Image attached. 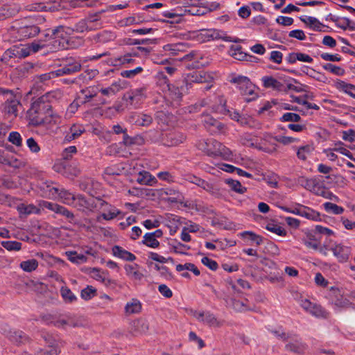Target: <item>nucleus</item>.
<instances>
[{"label": "nucleus", "instance_id": "nucleus-61", "mask_svg": "<svg viewBox=\"0 0 355 355\" xmlns=\"http://www.w3.org/2000/svg\"><path fill=\"white\" fill-rule=\"evenodd\" d=\"M274 139L276 141L283 145H289L299 141V139L297 138L284 135L276 136Z\"/></svg>", "mask_w": 355, "mask_h": 355}, {"label": "nucleus", "instance_id": "nucleus-47", "mask_svg": "<svg viewBox=\"0 0 355 355\" xmlns=\"http://www.w3.org/2000/svg\"><path fill=\"white\" fill-rule=\"evenodd\" d=\"M305 69H306V71L303 70V72L306 73V74H307L309 76H310L320 82H322V83L327 82V78L324 76V74H323L319 71H317L314 70L313 69L308 67H306Z\"/></svg>", "mask_w": 355, "mask_h": 355}, {"label": "nucleus", "instance_id": "nucleus-50", "mask_svg": "<svg viewBox=\"0 0 355 355\" xmlns=\"http://www.w3.org/2000/svg\"><path fill=\"white\" fill-rule=\"evenodd\" d=\"M225 182L229 185L230 188L239 193H244L246 191V188L243 187L241 184L237 181L232 179H226L225 180Z\"/></svg>", "mask_w": 355, "mask_h": 355}, {"label": "nucleus", "instance_id": "nucleus-56", "mask_svg": "<svg viewBox=\"0 0 355 355\" xmlns=\"http://www.w3.org/2000/svg\"><path fill=\"white\" fill-rule=\"evenodd\" d=\"M98 91L99 89L97 87H89L85 89H83L81 91L82 94L84 95V101L83 102L86 103L89 101L91 98L96 96Z\"/></svg>", "mask_w": 355, "mask_h": 355}, {"label": "nucleus", "instance_id": "nucleus-53", "mask_svg": "<svg viewBox=\"0 0 355 355\" xmlns=\"http://www.w3.org/2000/svg\"><path fill=\"white\" fill-rule=\"evenodd\" d=\"M322 67L326 71L338 76H343L345 74V70L343 68L331 63H326Z\"/></svg>", "mask_w": 355, "mask_h": 355}, {"label": "nucleus", "instance_id": "nucleus-48", "mask_svg": "<svg viewBox=\"0 0 355 355\" xmlns=\"http://www.w3.org/2000/svg\"><path fill=\"white\" fill-rule=\"evenodd\" d=\"M202 58V55L198 51H191V53L186 54L182 58V60H189L193 61L195 64L193 67H199L202 64L199 62V60Z\"/></svg>", "mask_w": 355, "mask_h": 355}, {"label": "nucleus", "instance_id": "nucleus-16", "mask_svg": "<svg viewBox=\"0 0 355 355\" xmlns=\"http://www.w3.org/2000/svg\"><path fill=\"white\" fill-rule=\"evenodd\" d=\"M97 198H90L86 199L82 195L74 196V202L71 206H73L83 211H92L96 207V200Z\"/></svg>", "mask_w": 355, "mask_h": 355}, {"label": "nucleus", "instance_id": "nucleus-29", "mask_svg": "<svg viewBox=\"0 0 355 355\" xmlns=\"http://www.w3.org/2000/svg\"><path fill=\"white\" fill-rule=\"evenodd\" d=\"M300 20L309 27L315 31H324L325 26L322 24L317 18L310 16L300 17Z\"/></svg>", "mask_w": 355, "mask_h": 355}, {"label": "nucleus", "instance_id": "nucleus-20", "mask_svg": "<svg viewBox=\"0 0 355 355\" xmlns=\"http://www.w3.org/2000/svg\"><path fill=\"white\" fill-rule=\"evenodd\" d=\"M241 142L243 145L250 147H255L259 148V149L262 150L264 152L272 153L274 151H275V148H263L262 146H257V138L256 136L249 134V133H244L243 135L241 136Z\"/></svg>", "mask_w": 355, "mask_h": 355}, {"label": "nucleus", "instance_id": "nucleus-41", "mask_svg": "<svg viewBox=\"0 0 355 355\" xmlns=\"http://www.w3.org/2000/svg\"><path fill=\"white\" fill-rule=\"evenodd\" d=\"M334 309L336 311H340L342 309H347L350 306L351 302L345 297L340 296L331 302Z\"/></svg>", "mask_w": 355, "mask_h": 355}, {"label": "nucleus", "instance_id": "nucleus-19", "mask_svg": "<svg viewBox=\"0 0 355 355\" xmlns=\"http://www.w3.org/2000/svg\"><path fill=\"white\" fill-rule=\"evenodd\" d=\"M223 31L218 29H202L197 35L198 40L202 42L221 39Z\"/></svg>", "mask_w": 355, "mask_h": 355}, {"label": "nucleus", "instance_id": "nucleus-21", "mask_svg": "<svg viewBox=\"0 0 355 355\" xmlns=\"http://www.w3.org/2000/svg\"><path fill=\"white\" fill-rule=\"evenodd\" d=\"M149 329V323L145 318L135 320L131 324V332L135 336L145 334Z\"/></svg>", "mask_w": 355, "mask_h": 355}, {"label": "nucleus", "instance_id": "nucleus-12", "mask_svg": "<svg viewBox=\"0 0 355 355\" xmlns=\"http://www.w3.org/2000/svg\"><path fill=\"white\" fill-rule=\"evenodd\" d=\"M216 102L218 103V105H209L208 101L204 100L202 101V106H208L211 112L216 113H220L223 114H228L230 117L239 123V119L241 117V115L237 111H231L226 108L225 107V101L223 98H218Z\"/></svg>", "mask_w": 355, "mask_h": 355}, {"label": "nucleus", "instance_id": "nucleus-54", "mask_svg": "<svg viewBox=\"0 0 355 355\" xmlns=\"http://www.w3.org/2000/svg\"><path fill=\"white\" fill-rule=\"evenodd\" d=\"M266 229L270 232L276 234L279 236H286V231L284 227L277 223H269L266 225Z\"/></svg>", "mask_w": 355, "mask_h": 355}, {"label": "nucleus", "instance_id": "nucleus-17", "mask_svg": "<svg viewBox=\"0 0 355 355\" xmlns=\"http://www.w3.org/2000/svg\"><path fill=\"white\" fill-rule=\"evenodd\" d=\"M30 54V48L28 44L13 46L4 53L3 58H1V61L6 60L8 58H26Z\"/></svg>", "mask_w": 355, "mask_h": 355}, {"label": "nucleus", "instance_id": "nucleus-64", "mask_svg": "<svg viewBox=\"0 0 355 355\" xmlns=\"http://www.w3.org/2000/svg\"><path fill=\"white\" fill-rule=\"evenodd\" d=\"M143 194L150 200H155L159 199L160 198V194L159 192V189H145L143 191Z\"/></svg>", "mask_w": 355, "mask_h": 355}, {"label": "nucleus", "instance_id": "nucleus-37", "mask_svg": "<svg viewBox=\"0 0 355 355\" xmlns=\"http://www.w3.org/2000/svg\"><path fill=\"white\" fill-rule=\"evenodd\" d=\"M203 123L205 127L211 131H214L215 129L222 130L224 128V125L222 123L217 121L215 119L208 115L205 116Z\"/></svg>", "mask_w": 355, "mask_h": 355}, {"label": "nucleus", "instance_id": "nucleus-59", "mask_svg": "<svg viewBox=\"0 0 355 355\" xmlns=\"http://www.w3.org/2000/svg\"><path fill=\"white\" fill-rule=\"evenodd\" d=\"M46 112L45 113V119H46V123H60V116L57 114L53 112L49 107H46Z\"/></svg>", "mask_w": 355, "mask_h": 355}, {"label": "nucleus", "instance_id": "nucleus-31", "mask_svg": "<svg viewBox=\"0 0 355 355\" xmlns=\"http://www.w3.org/2000/svg\"><path fill=\"white\" fill-rule=\"evenodd\" d=\"M85 132V128L82 125L73 124L67 132L64 141L70 142L78 138Z\"/></svg>", "mask_w": 355, "mask_h": 355}, {"label": "nucleus", "instance_id": "nucleus-33", "mask_svg": "<svg viewBox=\"0 0 355 355\" xmlns=\"http://www.w3.org/2000/svg\"><path fill=\"white\" fill-rule=\"evenodd\" d=\"M105 12V10H101L99 12L89 14L87 17V20L89 26L95 27V30L100 28L103 25L101 15Z\"/></svg>", "mask_w": 355, "mask_h": 355}, {"label": "nucleus", "instance_id": "nucleus-6", "mask_svg": "<svg viewBox=\"0 0 355 355\" xmlns=\"http://www.w3.org/2000/svg\"><path fill=\"white\" fill-rule=\"evenodd\" d=\"M295 300L300 306L307 313L316 318H327L328 312L320 305L311 302L309 300L304 298L302 294L297 293L294 296Z\"/></svg>", "mask_w": 355, "mask_h": 355}, {"label": "nucleus", "instance_id": "nucleus-2", "mask_svg": "<svg viewBox=\"0 0 355 355\" xmlns=\"http://www.w3.org/2000/svg\"><path fill=\"white\" fill-rule=\"evenodd\" d=\"M198 148L208 155L220 156L226 160H229L232 156V153L228 148L214 139L200 141Z\"/></svg>", "mask_w": 355, "mask_h": 355}, {"label": "nucleus", "instance_id": "nucleus-38", "mask_svg": "<svg viewBox=\"0 0 355 355\" xmlns=\"http://www.w3.org/2000/svg\"><path fill=\"white\" fill-rule=\"evenodd\" d=\"M302 209V217L313 221H319L321 220L320 214L318 211L304 205H303V208Z\"/></svg>", "mask_w": 355, "mask_h": 355}, {"label": "nucleus", "instance_id": "nucleus-42", "mask_svg": "<svg viewBox=\"0 0 355 355\" xmlns=\"http://www.w3.org/2000/svg\"><path fill=\"white\" fill-rule=\"evenodd\" d=\"M17 209L20 214L24 215L37 214L39 213L40 211L38 208H37L35 205L32 204L26 205L24 203H21L17 205Z\"/></svg>", "mask_w": 355, "mask_h": 355}, {"label": "nucleus", "instance_id": "nucleus-27", "mask_svg": "<svg viewBox=\"0 0 355 355\" xmlns=\"http://www.w3.org/2000/svg\"><path fill=\"white\" fill-rule=\"evenodd\" d=\"M142 304L141 302L136 299L132 298L125 305L124 311L127 315L138 314L141 311Z\"/></svg>", "mask_w": 355, "mask_h": 355}, {"label": "nucleus", "instance_id": "nucleus-62", "mask_svg": "<svg viewBox=\"0 0 355 355\" xmlns=\"http://www.w3.org/2000/svg\"><path fill=\"white\" fill-rule=\"evenodd\" d=\"M141 67H137L134 69L125 70L121 72V76L123 78H132L143 71Z\"/></svg>", "mask_w": 355, "mask_h": 355}, {"label": "nucleus", "instance_id": "nucleus-28", "mask_svg": "<svg viewBox=\"0 0 355 355\" xmlns=\"http://www.w3.org/2000/svg\"><path fill=\"white\" fill-rule=\"evenodd\" d=\"M185 140V136L178 132H172L166 135L164 143L168 146H177Z\"/></svg>", "mask_w": 355, "mask_h": 355}, {"label": "nucleus", "instance_id": "nucleus-63", "mask_svg": "<svg viewBox=\"0 0 355 355\" xmlns=\"http://www.w3.org/2000/svg\"><path fill=\"white\" fill-rule=\"evenodd\" d=\"M301 119L299 114L293 112H286L282 115L280 120L283 122H298Z\"/></svg>", "mask_w": 355, "mask_h": 355}, {"label": "nucleus", "instance_id": "nucleus-49", "mask_svg": "<svg viewBox=\"0 0 355 355\" xmlns=\"http://www.w3.org/2000/svg\"><path fill=\"white\" fill-rule=\"evenodd\" d=\"M89 275L94 279L103 283H105L107 279V272L96 268H92Z\"/></svg>", "mask_w": 355, "mask_h": 355}, {"label": "nucleus", "instance_id": "nucleus-55", "mask_svg": "<svg viewBox=\"0 0 355 355\" xmlns=\"http://www.w3.org/2000/svg\"><path fill=\"white\" fill-rule=\"evenodd\" d=\"M1 245L8 251H19L22 246L21 243L15 241H3Z\"/></svg>", "mask_w": 355, "mask_h": 355}, {"label": "nucleus", "instance_id": "nucleus-44", "mask_svg": "<svg viewBox=\"0 0 355 355\" xmlns=\"http://www.w3.org/2000/svg\"><path fill=\"white\" fill-rule=\"evenodd\" d=\"M239 123L243 126H248L252 128H259L260 127V124L257 121L246 114L241 115Z\"/></svg>", "mask_w": 355, "mask_h": 355}, {"label": "nucleus", "instance_id": "nucleus-4", "mask_svg": "<svg viewBox=\"0 0 355 355\" xmlns=\"http://www.w3.org/2000/svg\"><path fill=\"white\" fill-rule=\"evenodd\" d=\"M40 32V28L33 24H28L26 21H17L8 30L9 35L15 40H22L36 36Z\"/></svg>", "mask_w": 355, "mask_h": 355}, {"label": "nucleus", "instance_id": "nucleus-51", "mask_svg": "<svg viewBox=\"0 0 355 355\" xmlns=\"http://www.w3.org/2000/svg\"><path fill=\"white\" fill-rule=\"evenodd\" d=\"M95 30V27L89 25L87 19H81L79 21L72 29V31H75L78 33H83L84 31H90Z\"/></svg>", "mask_w": 355, "mask_h": 355}, {"label": "nucleus", "instance_id": "nucleus-40", "mask_svg": "<svg viewBox=\"0 0 355 355\" xmlns=\"http://www.w3.org/2000/svg\"><path fill=\"white\" fill-rule=\"evenodd\" d=\"M186 44L180 42L175 44H168L163 46L164 51H168L173 55H177L179 52L184 51Z\"/></svg>", "mask_w": 355, "mask_h": 355}, {"label": "nucleus", "instance_id": "nucleus-23", "mask_svg": "<svg viewBox=\"0 0 355 355\" xmlns=\"http://www.w3.org/2000/svg\"><path fill=\"white\" fill-rule=\"evenodd\" d=\"M334 87L340 92H343L355 98V85L344 80L336 79L334 81Z\"/></svg>", "mask_w": 355, "mask_h": 355}, {"label": "nucleus", "instance_id": "nucleus-1", "mask_svg": "<svg viewBox=\"0 0 355 355\" xmlns=\"http://www.w3.org/2000/svg\"><path fill=\"white\" fill-rule=\"evenodd\" d=\"M330 252H332L338 262L345 263L349 260L352 250L349 246L343 243L329 239L323 243V249L321 250V254L327 257Z\"/></svg>", "mask_w": 355, "mask_h": 355}, {"label": "nucleus", "instance_id": "nucleus-25", "mask_svg": "<svg viewBox=\"0 0 355 355\" xmlns=\"http://www.w3.org/2000/svg\"><path fill=\"white\" fill-rule=\"evenodd\" d=\"M49 323H51L58 328H65L66 327L75 326V322L73 318L68 315H62L58 317H55Z\"/></svg>", "mask_w": 355, "mask_h": 355}, {"label": "nucleus", "instance_id": "nucleus-10", "mask_svg": "<svg viewBox=\"0 0 355 355\" xmlns=\"http://www.w3.org/2000/svg\"><path fill=\"white\" fill-rule=\"evenodd\" d=\"M46 195L55 200H59L62 202L71 205L74 202V195L65 189H59L53 185H47Z\"/></svg>", "mask_w": 355, "mask_h": 355}, {"label": "nucleus", "instance_id": "nucleus-13", "mask_svg": "<svg viewBox=\"0 0 355 355\" xmlns=\"http://www.w3.org/2000/svg\"><path fill=\"white\" fill-rule=\"evenodd\" d=\"M46 107L49 106L41 103L33 104L28 112L31 123L33 125H40L46 123L47 120L45 119V113L44 112Z\"/></svg>", "mask_w": 355, "mask_h": 355}, {"label": "nucleus", "instance_id": "nucleus-3", "mask_svg": "<svg viewBox=\"0 0 355 355\" xmlns=\"http://www.w3.org/2000/svg\"><path fill=\"white\" fill-rule=\"evenodd\" d=\"M0 97L4 101L2 105V111L4 114L12 119L17 117L19 109L21 108L19 95L14 94L11 90L0 88Z\"/></svg>", "mask_w": 355, "mask_h": 355}, {"label": "nucleus", "instance_id": "nucleus-60", "mask_svg": "<svg viewBox=\"0 0 355 355\" xmlns=\"http://www.w3.org/2000/svg\"><path fill=\"white\" fill-rule=\"evenodd\" d=\"M60 294L64 301L67 302H72L76 300L75 295L67 287L62 286L60 289Z\"/></svg>", "mask_w": 355, "mask_h": 355}, {"label": "nucleus", "instance_id": "nucleus-58", "mask_svg": "<svg viewBox=\"0 0 355 355\" xmlns=\"http://www.w3.org/2000/svg\"><path fill=\"white\" fill-rule=\"evenodd\" d=\"M241 236L243 239L250 240L252 241H254L257 245H259L262 243V239L261 236L255 234L252 232H243L240 234Z\"/></svg>", "mask_w": 355, "mask_h": 355}, {"label": "nucleus", "instance_id": "nucleus-34", "mask_svg": "<svg viewBox=\"0 0 355 355\" xmlns=\"http://www.w3.org/2000/svg\"><path fill=\"white\" fill-rule=\"evenodd\" d=\"M28 47L30 48V53H37L43 48L45 47H51V44L49 43V40L48 38L45 37V35L44 36V38H41L38 40H35L31 44H28Z\"/></svg>", "mask_w": 355, "mask_h": 355}, {"label": "nucleus", "instance_id": "nucleus-32", "mask_svg": "<svg viewBox=\"0 0 355 355\" xmlns=\"http://www.w3.org/2000/svg\"><path fill=\"white\" fill-rule=\"evenodd\" d=\"M116 35L110 31H103L92 36V40L99 43H106L115 39Z\"/></svg>", "mask_w": 355, "mask_h": 355}, {"label": "nucleus", "instance_id": "nucleus-15", "mask_svg": "<svg viewBox=\"0 0 355 355\" xmlns=\"http://www.w3.org/2000/svg\"><path fill=\"white\" fill-rule=\"evenodd\" d=\"M263 85L266 88H272L275 90L279 92H287L288 90L298 91L297 87L291 83H288L286 85L282 84L280 81L275 79L272 76H263L261 78Z\"/></svg>", "mask_w": 355, "mask_h": 355}, {"label": "nucleus", "instance_id": "nucleus-5", "mask_svg": "<svg viewBox=\"0 0 355 355\" xmlns=\"http://www.w3.org/2000/svg\"><path fill=\"white\" fill-rule=\"evenodd\" d=\"M71 32L72 29L69 27L59 26L51 31V33H46L45 37L49 40L51 49L57 51L68 48V35Z\"/></svg>", "mask_w": 355, "mask_h": 355}, {"label": "nucleus", "instance_id": "nucleus-45", "mask_svg": "<svg viewBox=\"0 0 355 355\" xmlns=\"http://www.w3.org/2000/svg\"><path fill=\"white\" fill-rule=\"evenodd\" d=\"M19 267L26 272H31L37 268L38 261L35 259L23 261L20 263Z\"/></svg>", "mask_w": 355, "mask_h": 355}, {"label": "nucleus", "instance_id": "nucleus-11", "mask_svg": "<svg viewBox=\"0 0 355 355\" xmlns=\"http://www.w3.org/2000/svg\"><path fill=\"white\" fill-rule=\"evenodd\" d=\"M300 241L306 248L317 251L321 254V250L323 249V243L321 244L320 239L318 238L314 232L309 230H304Z\"/></svg>", "mask_w": 355, "mask_h": 355}, {"label": "nucleus", "instance_id": "nucleus-26", "mask_svg": "<svg viewBox=\"0 0 355 355\" xmlns=\"http://www.w3.org/2000/svg\"><path fill=\"white\" fill-rule=\"evenodd\" d=\"M211 78L210 76L203 71H196L187 74L185 80L187 83H205Z\"/></svg>", "mask_w": 355, "mask_h": 355}, {"label": "nucleus", "instance_id": "nucleus-57", "mask_svg": "<svg viewBox=\"0 0 355 355\" xmlns=\"http://www.w3.org/2000/svg\"><path fill=\"white\" fill-rule=\"evenodd\" d=\"M143 243L148 247L156 248L159 245V242L149 233L144 234L143 237Z\"/></svg>", "mask_w": 355, "mask_h": 355}, {"label": "nucleus", "instance_id": "nucleus-46", "mask_svg": "<svg viewBox=\"0 0 355 355\" xmlns=\"http://www.w3.org/2000/svg\"><path fill=\"white\" fill-rule=\"evenodd\" d=\"M122 89V87L119 82L113 83L110 87L107 88H101L99 91L102 94L110 96L116 94Z\"/></svg>", "mask_w": 355, "mask_h": 355}, {"label": "nucleus", "instance_id": "nucleus-39", "mask_svg": "<svg viewBox=\"0 0 355 355\" xmlns=\"http://www.w3.org/2000/svg\"><path fill=\"white\" fill-rule=\"evenodd\" d=\"M68 259L76 264H80L87 261V257L83 254H78L76 251H67L65 252Z\"/></svg>", "mask_w": 355, "mask_h": 355}, {"label": "nucleus", "instance_id": "nucleus-8", "mask_svg": "<svg viewBox=\"0 0 355 355\" xmlns=\"http://www.w3.org/2000/svg\"><path fill=\"white\" fill-rule=\"evenodd\" d=\"M192 315L200 322L211 327L219 328L223 326V320L218 318L214 313L209 311H194Z\"/></svg>", "mask_w": 355, "mask_h": 355}, {"label": "nucleus", "instance_id": "nucleus-24", "mask_svg": "<svg viewBox=\"0 0 355 355\" xmlns=\"http://www.w3.org/2000/svg\"><path fill=\"white\" fill-rule=\"evenodd\" d=\"M112 253L114 257L124 261H133L136 259V256L134 254L119 245H114L112 248Z\"/></svg>", "mask_w": 355, "mask_h": 355}, {"label": "nucleus", "instance_id": "nucleus-52", "mask_svg": "<svg viewBox=\"0 0 355 355\" xmlns=\"http://www.w3.org/2000/svg\"><path fill=\"white\" fill-rule=\"evenodd\" d=\"M324 209L329 214H341L344 211V208L336 204L327 202L323 204Z\"/></svg>", "mask_w": 355, "mask_h": 355}, {"label": "nucleus", "instance_id": "nucleus-35", "mask_svg": "<svg viewBox=\"0 0 355 355\" xmlns=\"http://www.w3.org/2000/svg\"><path fill=\"white\" fill-rule=\"evenodd\" d=\"M26 9L29 11H51L53 12L58 10L55 6H52L51 3H35L28 5Z\"/></svg>", "mask_w": 355, "mask_h": 355}, {"label": "nucleus", "instance_id": "nucleus-43", "mask_svg": "<svg viewBox=\"0 0 355 355\" xmlns=\"http://www.w3.org/2000/svg\"><path fill=\"white\" fill-rule=\"evenodd\" d=\"M314 148L313 146L307 144L300 146L297 149V157L300 160H306L307 157L313 151Z\"/></svg>", "mask_w": 355, "mask_h": 355}, {"label": "nucleus", "instance_id": "nucleus-36", "mask_svg": "<svg viewBox=\"0 0 355 355\" xmlns=\"http://www.w3.org/2000/svg\"><path fill=\"white\" fill-rule=\"evenodd\" d=\"M136 62V60L132 58L131 55L127 54L119 58L111 59L110 63L112 65L117 67L120 65H128Z\"/></svg>", "mask_w": 355, "mask_h": 355}, {"label": "nucleus", "instance_id": "nucleus-18", "mask_svg": "<svg viewBox=\"0 0 355 355\" xmlns=\"http://www.w3.org/2000/svg\"><path fill=\"white\" fill-rule=\"evenodd\" d=\"M124 270L126 276L133 282H139L144 277L143 268L137 263L125 264Z\"/></svg>", "mask_w": 355, "mask_h": 355}, {"label": "nucleus", "instance_id": "nucleus-30", "mask_svg": "<svg viewBox=\"0 0 355 355\" xmlns=\"http://www.w3.org/2000/svg\"><path fill=\"white\" fill-rule=\"evenodd\" d=\"M137 182L141 184L148 186H154L157 183L156 178L145 171L139 173Z\"/></svg>", "mask_w": 355, "mask_h": 355}, {"label": "nucleus", "instance_id": "nucleus-9", "mask_svg": "<svg viewBox=\"0 0 355 355\" xmlns=\"http://www.w3.org/2000/svg\"><path fill=\"white\" fill-rule=\"evenodd\" d=\"M232 81L236 83L237 87L242 95L250 96L246 98L248 101L254 100L257 97V94L255 92V86L251 83L248 78L245 76H238L234 78Z\"/></svg>", "mask_w": 355, "mask_h": 355}, {"label": "nucleus", "instance_id": "nucleus-7", "mask_svg": "<svg viewBox=\"0 0 355 355\" xmlns=\"http://www.w3.org/2000/svg\"><path fill=\"white\" fill-rule=\"evenodd\" d=\"M80 67L81 65L79 62L69 60L66 65L62 67L61 68L57 70L42 74L39 76V78L41 82H45L46 80H49L51 78L58 76L75 73L79 71L80 69Z\"/></svg>", "mask_w": 355, "mask_h": 355}, {"label": "nucleus", "instance_id": "nucleus-14", "mask_svg": "<svg viewBox=\"0 0 355 355\" xmlns=\"http://www.w3.org/2000/svg\"><path fill=\"white\" fill-rule=\"evenodd\" d=\"M101 211V217L106 220H110L121 214V211L105 201L98 198L96 200V207Z\"/></svg>", "mask_w": 355, "mask_h": 355}, {"label": "nucleus", "instance_id": "nucleus-22", "mask_svg": "<svg viewBox=\"0 0 355 355\" xmlns=\"http://www.w3.org/2000/svg\"><path fill=\"white\" fill-rule=\"evenodd\" d=\"M130 122L139 126H148L153 121L150 115L144 113H133L129 116Z\"/></svg>", "mask_w": 355, "mask_h": 355}]
</instances>
